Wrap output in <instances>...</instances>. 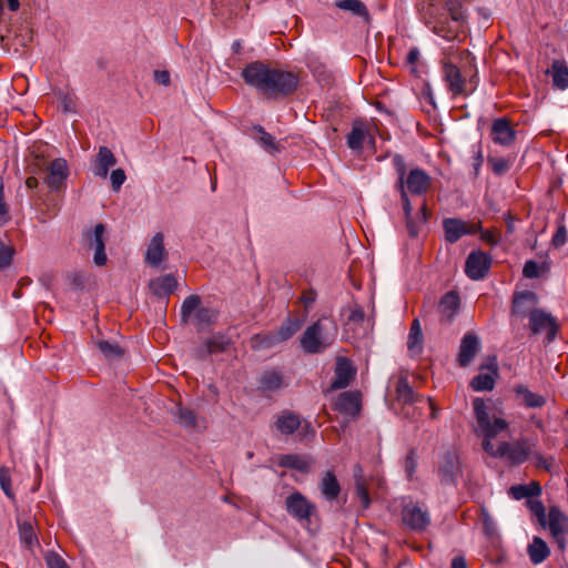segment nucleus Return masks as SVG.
Here are the masks:
<instances>
[{"mask_svg": "<svg viewBox=\"0 0 568 568\" xmlns=\"http://www.w3.org/2000/svg\"><path fill=\"white\" fill-rule=\"evenodd\" d=\"M241 77L266 100H282L292 95L298 88V77L292 71L271 67L263 61L247 63Z\"/></svg>", "mask_w": 568, "mask_h": 568, "instance_id": "f257e3e1", "label": "nucleus"}, {"mask_svg": "<svg viewBox=\"0 0 568 568\" xmlns=\"http://www.w3.org/2000/svg\"><path fill=\"white\" fill-rule=\"evenodd\" d=\"M475 418L474 433L481 438L483 449L491 457L497 456L491 440L497 437V400L493 397L473 398Z\"/></svg>", "mask_w": 568, "mask_h": 568, "instance_id": "f03ea898", "label": "nucleus"}, {"mask_svg": "<svg viewBox=\"0 0 568 568\" xmlns=\"http://www.w3.org/2000/svg\"><path fill=\"white\" fill-rule=\"evenodd\" d=\"M337 333L335 321L323 316L306 327L300 337V346L305 354L323 353L334 344Z\"/></svg>", "mask_w": 568, "mask_h": 568, "instance_id": "7ed1b4c3", "label": "nucleus"}, {"mask_svg": "<svg viewBox=\"0 0 568 568\" xmlns=\"http://www.w3.org/2000/svg\"><path fill=\"white\" fill-rule=\"evenodd\" d=\"M437 475L443 485L457 486L463 476V466L459 453L455 447H448L439 454Z\"/></svg>", "mask_w": 568, "mask_h": 568, "instance_id": "20e7f679", "label": "nucleus"}, {"mask_svg": "<svg viewBox=\"0 0 568 568\" xmlns=\"http://www.w3.org/2000/svg\"><path fill=\"white\" fill-rule=\"evenodd\" d=\"M393 166L396 170V173L398 175L397 182L395 184V187L399 191L400 194V201L403 204V211L406 219V229L408 234L412 237H416L418 235V230L416 224L410 217V212H413L412 203L409 201V197L407 196V191L404 187V178L407 175L406 172V163L404 158L400 154H395L393 156Z\"/></svg>", "mask_w": 568, "mask_h": 568, "instance_id": "39448f33", "label": "nucleus"}, {"mask_svg": "<svg viewBox=\"0 0 568 568\" xmlns=\"http://www.w3.org/2000/svg\"><path fill=\"white\" fill-rule=\"evenodd\" d=\"M285 509L290 516L301 524L310 523L311 517L316 514V506L302 493L294 491L285 499Z\"/></svg>", "mask_w": 568, "mask_h": 568, "instance_id": "423d86ee", "label": "nucleus"}, {"mask_svg": "<svg viewBox=\"0 0 568 568\" xmlns=\"http://www.w3.org/2000/svg\"><path fill=\"white\" fill-rule=\"evenodd\" d=\"M443 230L445 241L454 244L465 235H473L479 232L481 230V223L464 221L458 217H447L443 220Z\"/></svg>", "mask_w": 568, "mask_h": 568, "instance_id": "0eeeda50", "label": "nucleus"}, {"mask_svg": "<svg viewBox=\"0 0 568 568\" xmlns=\"http://www.w3.org/2000/svg\"><path fill=\"white\" fill-rule=\"evenodd\" d=\"M531 444L528 439L499 443V458L510 465H521L530 458Z\"/></svg>", "mask_w": 568, "mask_h": 568, "instance_id": "6e6552de", "label": "nucleus"}, {"mask_svg": "<svg viewBox=\"0 0 568 568\" xmlns=\"http://www.w3.org/2000/svg\"><path fill=\"white\" fill-rule=\"evenodd\" d=\"M402 520L408 529L423 532L430 525V515L426 508L410 501L403 506Z\"/></svg>", "mask_w": 568, "mask_h": 568, "instance_id": "1a4fd4ad", "label": "nucleus"}, {"mask_svg": "<svg viewBox=\"0 0 568 568\" xmlns=\"http://www.w3.org/2000/svg\"><path fill=\"white\" fill-rule=\"evenodd\" d=\"M528 326L535 335L545 333L547 343L556 338L559 328L556 318L542 310L530 313Z\"/></svg>", "mask_w": 568, "mask_h": 568, "instance_id": "9d476101", "label": "nucleus"}, {"mask_svg": "<svg viewBox=\"0 0 568 568\" xmlns=\"http://www.w3.org/2000/svg\"><path fill=\"white\" fill-rule=\"evenodd\" d=\"M83 237L88 247L94 250V264L98 266L105 265L108 261L105 254V226L102 223H98L92 231L85 232Z\"/></svg>", "mask_w": 568, "mask_h": 568, "instance_id": "9b49d317", "label": "nucleus"}, {"mask_svg": "<svg viewBox=\"0 0 568 568\" xmlns=\"http://www.w3.org/2000/svg\"><path fill=\"white\" fill-rule=\"evenodd\" d=\"M396 395L398 402L403 404V414L406 417L410 416L409 408L416 403L427 402L433 409L432 417L435 418V409L430 398H425L423 395L417 394L409 385L408 381L404 377L399 378L396 386Z\"/></svg>", "mask_w": 568, "mask_h": 568, "instance_id": "f8f14e48", "label": "nucleus"}, {"mask_svg": "<svg viewBox=\"0 0 568 568\" xmlns=\"http://www.w3.org/2000/svg\"><path fill=\"white\" fill-rule=\"evenodd\" d=\"M480 373L473 377L469 386L475 392L493 390L495 387V376H497V358L489 356L487 363L479 366Z\"/></svg>", "mask_w": 568, "mask_h": 568, "instance_id": "ddd939ff", "label": "nucleus"}, {"mask_svg": "<svg viewBox=\"0 0 568 568\" xmlns=\"http://www.w3.org/2000/svg\"><path fill=\"white\" fill-rule=\"evenodd\" d=\"M491 265L489 255L480 250H475L469 253L465 262V273L473 281L483 280Z\"/></svg>", "mask_w": 568, "mask_h": 568, "instance_id": "4468645a", "label": "nucleus"}, {"mask_svg": "<svg viewBox=\"0 0 568 568\" xmlns=\"http://www.w3.org/2000/svg\"><path fill=\"white\" fill-rule=\"evenodd\" d=\"M356 375V368L347 357L336 358L334 379L329 385V390L346 388L351 385Z\"/></svg>", "mask_w": 568, "mask_h": 568, "instance_id": "2eb2a0df", "label": "nucleus"}, {"mask_svg": "<svg viewBox=\"0 0 568 568\" xmlns=\"http://www.w3.org/2000/svg\"><path fill=\"white\" fill-rule=\"evenodd\" d=\"M481 348L478 336L473 332H467L460 339L456 362L460 367H467L471 364Z\"/></svg>", "mask_w": 568, "mask_h": 568, "instance_id": "dca6fc26", "label": "nucleus"}, {"mask_svg": "<svg viewBox=\"0 0 568 568\" xmlns=\"http://www.w3.org/2000/svg\"><path fill=\"white\" fill-rule=\"evenodd\" d=\"M547 526L552 538L562 549L565 547V535L568 531V517L557 506H551L547 516Z\"/></svg>", "mask_w": 568, "mask_h": 568, "instance_id": "f3484780", "label": "nucleus"}, {"mask_svg": "<svg viewBox=\"0 0 568 568\" xmlns=\"http://www.w3.org/2000/svg\"><path fill=\"white\" fill-rule=\"evenodd\" d=\"M432 186V178L419 168L412 169L404 178V187L407 194L424 195Z\"/></svg>", "mask_w": 568, "mask_h": 568, "instance_id": "a211bd4d", "label": "nucleus"}, {"mask_svg": "<svg viewBox=\"0 0 568 568\" xmlns=\"http://www.w3.org/2000/svg\"><path fill=\"white\" fill-rule=\"evenodd\" d=\"M47 171L48 174L44 181L51 191H59L65 185V181L69 176V169L64 159L57 158L51 161Z\"/></svg>", "mask_w": 568, "mask_h": 568, "instance_id": "6ab92c4d", "label": "nucleus"}, {"mask_svg": "<svg viewBox=\"0 0 568 568\" xmlns=\"http://www.w3.org/2000/svg\"><path fill=\"white\" fill-rule=\"evenodd\" d=\"M361 393L357 390H346L341 393L333 404L334 410L355 417L361 410Z\"/></svg>", "mask_w": 568, "mask_h": 568, "instance_id": "aec40b11", "label": "nucleus"}, {"mask_svg": "<svg viewBox=\"0 0 568 568\" xmlns=\"http://www.w3.org/2000/svg\"><path fill=\"white\" fill-rule=\"evenodd\" d=\"M460 307V297L456 291L445 293L438 303L439 322L450 324Z\"/></svg>", "mask_w": 568, "mask_h": 568, "instance_id": "412c9836", "label": "nucleus"}, {"mask_svg": "<svg viewBox=\"0 0 568 568\" xmlns=\"http://www.w3.org/2000/svg\"><path fill=\"white\" fill-rule=\"evenodd\" d=\"M443 73L447 88L454 97L467 93L466 81L458 67L450 62H445Z\"/></svg>", "mask_w": 568, "mask_h": 568, "instance_id": "4be33fe9", "label": "nucleus"}, {"mask_svg": "<svg viewBox=\"0 0 568 568\" xmlns=\"http://www.w3.org/2000/svg\"><path fill=\"white\" fill-rule=\"evenodd\" d=\"M302 425V420L298 414L284 409L277 416L274 426L282 435L294 434Z\"/></svg>", "mask_w": 568, "mask_h": 568, "instance_id": "5701e85b", "label": "nucleus"}, {"mask_svg": "<svg viewBox=\"0 0 568 568\" xmlns=\"http://www.w3.org/2000/svg\"><path fill=\"white\" fill-rule=\"evenodd\" d=\"M166 257L164 247V236L162 233H156L146 250L145 261L153 267H159L163 260Z\"/></svg>", "mask_w": 568, "mask_h": 568, "instance_id": "b1692460", "label": "nucleus"}, {"mask_svg": "<svg viewBox=\"0 0 568 568\" xmlns=\"http://www.w3.org/2000/svg\"><path fill=\"white\" fill-rule=\"evenodd\" d=\"M537 295L532 292L526 291L518 294L513 303V313L525 317H530V313L537 311Z\"/></svg>", "mask_w": 568, "mask_h": 568, "instance_id": "393cba45", "label": "nucleus"}, {"mask_svg": "<svg viewBox=\"0 0 568 568\" xmlns=\"http://www.w3.org/2000/svg\"><path fill=\"white\" fill-rule=\"evenodd\" d=\"M546 74L551 77L555 89L560 91L568 89V65L565 60H554Z\"/></svg>", "mask_w": 568, "mask_h": 568, "instance_id": "a878e982", "label": "nucleus"}, {"mask_svg": "<svg viewBox=\"0 0 568 568\" xmlns=\"http://www.w3.org/2000/svg\"><path fill=\"white\" fill-rule=\"evenodd\" d=\"M116 164V159L108 146H100L95 159L93 172L97 176L105 179L112 166Z\"/></svg>", "mask_w": 568, "mask_h": 568, "instance_id": "bb28decb", "label": "nucleus"}, {"mask_svg": "<svg viewBox=\"0 0 568 568\" xmlns=\"http://www.w3.org/2000/svg\"><path fill=\"white\" fill-rule=\"evenodd\" d=\"M178 281L172 274L159 276L150 281L149 287L158 297H166L175 291Z\"/></svg>", "mask_w": 568, "mask_h": 568, "instance_id": "cd10ccee", "label": "nucleus"}, {"mask_svg": "<svg viewBox=\"0 0 568 568\" xmlns=\"http://www.w3.org/2000/svg\"><path fill=\"white\" fill-rule=\"evenodd\" d=\"M320 489L323 497L327 501L337 499L341 493V486L334 471L327 470L323 474L322 480L320 483Z\"/></svg>", "mask_w": 568, "mask_h": 568, "instance_id": "c85d7f7f", "label": "nucleus"}, {"mask_svg": "<svg viewBox=\"0 0 568 568\" xmlns=\"http://www.w3.org/2000/svg\"><path fill=\"white\" fill-rule=\"evenodd\" d=\"M527 554L534 565H539L550 556V549L544 539L535 536L527 547Z\"/></svg>", "mask_w": 568, "mask_h": 568, "instance_id": "c756f323", "label": "nucleus"}, {"mask_svg": "<svg viewBox=\"0 0 568 568\" xmlns=\"http://www.w3.org/2000/svg\"><path fill=\"white\" fill-rule=\"evenodd\" d=\"M508 494L516 500L523 498L531 499L541 494V485L536 480L530 481L528 485H514L508 489Z\"/></svg>", "mask_w": 568, "mask_h": 568, "instance_id": "7c9ffc66", "label": "nucleus"}, {"mask_svg": "<svg viewBox=\"0 0 568 568\" xmlns=\"http://www.w3.org/2000/svg\"><path fill=\"white\" fill-rule=\"evenodd\" d=\"M276 332L258 333L251 337V348L254 351L270 349L281 344Z\"/></svg>", "mask_w": 568, "mask_h": 568, "instance_id": "2f4dec72", "label": "nucleus"}, {"mask_svg": "<svg viewBox=\"0 0 568 568\" xmlns=\"http://www.w3.org/2000/svg\"><path fill=\"white\" fill-rule=\"evenodd\" d=\"M303 323L302 318L288 316L276 331L280 341L283 343L293 337L302 328Z\"/></svg>", "mask_w": 568, "mask_h": 568, "instance_id": "473e14b6", "label": "nucleus"}, {"mask_svg": "<svg viewBox=\"0 0 568 568\" xmlns=\"http://www.w3.org/2000/svg\"><path fill=\"white\" fill-rule=\"evenodd\" d=\"M278 464L281 467L295 469L302 473H307L310 469L308 462L296 454H286L280 457Z\"/></svg>", "mask_w": 568, "mask_h": 568, "instance_id": "72a5a7b5", "label": "nucleus"}, {"mask_svg": "<svg viewBox=\"0 0 568 568\" xmlns=\"http://www.w3.org/2000/svg\"><path fill=\"white\" fill-rule=\"evenodd\" d=\"M515 125L507 118H499V145L510 146L516 140Z\"/></svg>", "mask_w": 568, "mask_h": 568, "instance_id": "f704fd0d", "label": "nucleus"}, {"mask_svg": "<svg viewBox=\"0 0 568 568\" xmlns=\"http://www.w3.org/2000/svg\"><path fill=\"white\" fill-rule=\"evenodd\" d=\"M423 333L418 318H415L410 325L407 348L412 354L422 352Z\"/></svg>", "mask_w": 568, "mask_h": 568, "instance_id": "c9c22d12", "label": "nucleus"}, {"mask_svg": "<svg viewBox=\"0 0 568 568\" xmlns=\"http://www.w3.org/2000/svg\"><path fill=\"white\" fill-rule=\"evenodd\" d=\"M205 343L209 346V352L213 355L226 352L232 345V339L226 334L216 333L209 337Z\"/></svg>", "mask_w": 568, "mask_h": 568, "instance_id": "e433bc0d", "label": "nucleus"}, {"mask_svg": "<svg viewBox=\"0 0 568 568\" xmlns=\"http://www.w3.org/2000/svg\"><path fill=\"white\" fill-rule=\"evenodd\" d=\"M366 136V130L361 122H354L351 132L346 136L347 146L352 150H361Z\"/></svg>", "mask_w": 568, "mask_h": 568, "instance_id": "4c0bfd02", "label": "nucleus"}, {"mask_svg": "<svg viewBox=\"0 0 568 568\" xmlns=\"http://www.w3.org/2000/svg\"><path fill=\"white\" fill-rule=\"evenodd\" d=\"M261 387L267 392H274L282 387L283 376L275 369L266 371L260 379Z\"/></svg>", "mask_w": 568, "mask_h": 568, "instance_id": "58836bf2", "label": "nucleus"}, {"mask_svg": "<svg viewBox=\"0 0 568 568\" xmlns=\"http://www.w3.org/2000/svg\"><path fill=\"white\" fill-rule=\"evenodd\" d=\"M530 457L532 458L534 465L537 469H542L550 474L559 471V466L554 456H545L538 452L531 450Z\"/></svg>", "mask_w": 568, "mask_h": 568, "instance_id": "ea45409f", "label": "nucleus"}, {"mask_svg": "<svg viewBox=\"0 0 568 568\" xmlns=\"http://www.w3.org/2000/svg\"><path fill=\"white\" fill-rule=\"evenodd\" d=\"M254 130H256L260 133L258 142L266 152H268L270 154H275L281 151V144L275 140V138L272 134L266 132L263 129V126L256 125L254 126Z\"/></svg>", "mask_w": 568, "mask_h": 568, "instance_id": "a19ab883", "label": "nucleus"}, {"mask_svg": "<svg viewBox=\"0 0 568 568\" xmlns=\"http://www.w3.org/2000/svg\"><path fill=\"white\" fill-rule=\"evenodd\" d=\"M200 307H201V297L199 295L192 294V295L187 296L183 301V303L181 305V310H180V315H181L182 322L187 323L190 317L192 316V314L196 313Z\"/></svg>", "mask_w": 568, "mask_h": 568, "instance_id": "79ce46f5", "label": "nucleus"}, {"mask_svg": "<svg viewBox=\"0 0 568 568\" xmlns=\"http://www.w3.org/2000/svg\"><path fill=\"white\" fill-rule=\"evenodd\" d=\"M336 7L349 11L356 17L368 18L369 16L366 6L361 0H338Z\"/></svg>", "mask_w": 568, "mask_h": 568, "instance_id": "37998d69", "label": "nucleus"}, {"mask_svg": "<svg viewBox=\"0 0 568 568\" xmlns=\"http://www.w3.org/2000/svg\"><path fill=\"white\" fill-rule=\"evenodd\" d=\"M196 326L199 329L213 324L217 320V312L212 307L201 306L194 314Z\"/></svg>", "mask_w": 568, "mask_h": 568, "instance_id": "c03bdc74", "label": "nucleus"}, {"mask_svg": "<svg viewBox=\"0 0 568 568\" xmlns=\"http://www.w3.org/2000/svg\"><path fill=\"white\" fill-rule=\"evenodd\" d=\"M362 467L359 465H356L354 470L356 494L359 500L362 501L363 507L367 508L371 504V498L368 490L362 479Z\"/></svg>", "mask_w": 568, "mask_h": 568, "instance_id": "a18cd8bd", "label": "nucleus"}, {"mask_svg": "<svg viewBox=\"0 0 568 568\" xmlns=\"http://www.w3.org/2000/svg\"><path fill=\"white\" fill-rule=\"evenodd\" d=\"M515 390L523 397L524 404L527 407H541L545 404V398L541 395L530 392L523 385L517 386Z\"/></svg>", "mask_w": 568, "mask_h": 568, "instance_id": "49530a36", "label": "nucleus"}, {"mask_svg": "<svg viewBox=\"0 0 568 568\" xmlns=\"http://www.w3.org/2000/svg\"><path fill=\"white\" fill-rule=\"evenodd\" d=\"M97 347L109 361L119 359L124 354L123 349L116 343H111L108 341H99L97 343Z\"/></svg>", "mask_w": 568, "mask_h": 568, "instance_id": "de8ad7c7", "label": "nucleus"}, {"mask_svg": "<svg viewBox=\"0 0 568 568\" xmlns=\"http://www.w3.org/2000/svg\"><path fill=\"white\" fill-rule=\"evenodd\" d=\"M526 505L532 515L537 517L539 525L545 528L547 527V516L546 508L544 504L539 499H527Z\"/></svg>", "mask_w": 568, "mask_h": 568, "instance_id": "09e8293b", "label": "nucleus"}, {"mask_svg": "<svg viewBox=\"0 0 568 568\" xmlns=\"http://www.w3.org/2000/svg\"><path fill=\"white\" fill-rule=\"evenodd\" d=\"M178 420L181 425L193 428L196 426V414L190 408L179 407Z\"/></svg>", "mask_w": 568, "mask_h": 568, "instance_id": "8fccbe9b", "label": "nucleus"}, {"mask_svg": "<svg viewBox=\"0 0 568 568\" xmlns=\"http://www.w3.org/2000/svg\"><path fill=\"white\" fill-rule=\"evenodd\" d=\"M445 7L455 22L463 21L465 13L460 0H447Z\"/></svg>", "mask_w": 568, "mask_h": 568, "instance_id": "3c124183", "label": "nucleus"}, {"mask_svg": "<svg viewBox=\"0 0 568 568\" xmlns=\"http://www.w3.org/2000/svg\"><path fill=\"white\" fill-rule=\"evenodd\" d=\"M404 468L406 473V477L412 480L416 469H417V454L416 450L413 448L409 450L405 458Z\"/></svg>", "mask_w": 568, "mask_h": 568, "instance_id": "603ef678", "label": "nucleus"}, {"mask_svg": "<svg viewBox=\"0 0 568 568\" xmlns=\"http://www.w3.org/2000/svg\"><path fill=\"white\" fill-rule=\"evenodd\" d=\"M14 254V248L12 246L6 245L0 240V271L10 266L12 262V257Z\"/></svg>", "mask_w": 568, "mask_h": 568, "instance_id": "864d4df0", "label": "nucleus"}, {"mask_svg": "<svg viewBox=\"0 0 568 568\" xmlns=\"http://www.w3.org/2000/svg\"><path fill=\"white\" fill-rule=\"evenodd\" d=\"M0 487L7 497L13 498V491L11 489V476L10 471L6 467L0 468Z\"/></svg>", "mask_w": 568, "mask_h": 568, "instance_id": "5fc2aeb1", "label": "nucleus"}, {"mask_svg": "<svg viewBox=\"0 0 568 568\" xmlns=\"http://www.w3.org/2000/svg\"><path fill=\"white\" fill-rule=\"evenodd\" d=\"M480 520L483 524L484 532L489 538H493L495 535V524H494L493 517L488 514V511L484 507H481Z\"/></svg>", "mask_w": 568, "mask_h": 568, "instance_id": "6e6d98bb", "label": "nucleus"}, {"mask_svg": "<svg viewBox=\"0 0 568 568\" xmlns=\"http://www.w3.org/2000/svg\"><path fill=\"white\" fill-rule=\"evenodd\" d=\"M433 31L437 36H439L446 40L455 39L456 33H457L456 30H453L450 27H447L446 23L442 22V21H438L434 24Z\"/></svg>", "mask_w": 568, "mask_h": 568, "instance_id": "4d7b16f0", "label": "nucleus"}, {"mask_svg": "<svg viewBox=\"0 0 568 568\" xmlns=\"http://www.w3.org/2000/svg\"><path fill=\"white\" fill-rule=\"evenodd\" d=\"M111 186L114 192L120 191L121 186L126 180V174L123 169H115L111 172Z\"/></svg>", "mask_w": 568, "mask_h": 568, "instance_id": "13d9d810", "label": "nucleus"}, {"mask_svg": "<svg viewBox=\"0 0 568 568\" xmlns=\"http://www.w3.org/2000/svg\"><path fill=\"white\" fill-rule=\"evenodd\" d=\"M567 242V230L565 225L559 224L552 236L551 243L555 247H560Z\"/></svg>", "mask_w": 568, "mask_h": 568, "instance_id": "bf43d9fd", "label": "nucleus"}, {"mask_svg": "<svg viewBox=\"0 0 568 568\" xmlns=\"http://www.w3.org/2000/svg\"><path fill=\"white\" fill-rule=\"evenodd\" d=\"M48 568H69L65 560L58 554H50L45 558Z\"/></svg>", "mask_w": 568, "mask_h": 568, "instance_id": "052dcab7", "label": "nucleus"}, {"mask_svg": "<svg viewBox=\"0 0 568 568\" xmlns=\"http://www.w3.org/2000/svg\"><path fill=\"white\" fill-rule=\"evenodd\" d=\"M539 271H540V267H539V264L537 262H535V261H527L525 263L523 273H524V276H526L528 278H534V277H537L539 275Z\"/></svg>", "mask_w": 568, "mask_h": 568, "instance_id": "680f3d73", "label": "nucleus"}, {"mask_svg": "<svg viewBox=\"0 0 568 568\" xmlns=\"http://www.w3.org/2000/svg\"><path fill=\"white\" fill-rule=\"evenodd\" d=\"M20 532H21V538L29 545L31 546L34 541H37V537L36 535L33 534V529H32V526L29 525V524H24L23 526H21L20 528Z\"/></svg>", "mask_w": 568, "mask_h": 568, "instance_id": "e2e57ef3", "label": "nucleus"}, {"mask_svg": "<svg viewBox=\"0 0 568 568\" xmlns=\"http://www.w3.org/2000/svg\"><path fill=\"white\" fill-rule=\"evenodd\" d=\"M154 81L158 84L168 87L171 83V75L168 70H155L154 71Z\"/></svg>", "mask_w": 568, "mask_h": 568, "instance_id": "0e129e2a", "label": "nucleus"}, {"mask_svg": "<svg viewBox=\"0 0 568 568\" xmlns=\"http://www.w3.org/2000/svg\"><path fill=\"white\" fill-rule=\"evenodd\" d=\"M316 296H317L316 292L312 288L303 292V294L301 296V302L303 303V305L305 306L306 310L312 306V304L316 300Z\"/></svg>", "mask_w": 568, "mask_h": 568, "instance_id": "69168bd1", "label": "nucleus"}, {"mask_svg": "<svg viewBox=\"0 0 568 568\" xmlns=\"http://www.w3.org/2000/svg\"><path fill=\"white\" fill-rule=\"evenodd\" d=\"M59 209L57 204H52L51 206H48L47 211H41V215L39 217L41 223H45L52 217H54L58 213Z\"/></svg>", "mask_w": 568, "mask_h": 568, "instance_id": "338daca9", "label": "nucleus"}, {"mask_svg": "<svg viewBox=\"0 0 568 568\" xmlns=\"http://www.w3.org/2000/svg\"><path fill=\"white\" fill-rule=\"evenodd\" d=\"M450 568H468V564L465 556H455L450 561Z\"/></svg>", "mask_w": 568, "mask_h": 568, "instance_id": "774afa93", "label": "nucleus"}]
</instances>
